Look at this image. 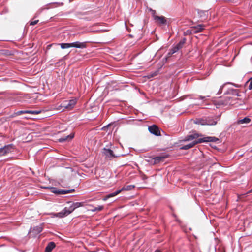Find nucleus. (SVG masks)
<instances>
[{"label": "nucleus", "mask_w": 252, "mask_h": 252, "mask_svg": "<svg viewBox=\"0 0 252 252\" xmlns=\"http://www.w3.org/2000/svg\"><path fill=\"white\" fill-rule=\"evenodd\" d=\"M71 44L70 43H61V47L62 49H65L71 47Z\"/></svg>", "instance_id": "nucleus-26"}, {"label": "nucleus", "mask_w": 252, "mask_h": 252, "mask_svg": "<svg viewBox=\"0 0 252 252\" xmlns=\"http://www.w3.org/2000/svg\"><path fill=\"white\" fill-rule=\"evenodd\" d=\"M43 230V228L41 225L39 226H37L36 227H33V228H31L29 231V233L32 237H35L38 234H39Z\"/></svg>", "instance_id": "nucleus-7"}, {"label": "nucleus", "mask_w": 252, "mask_h": 252, "mask_svg": "<svg viewBox=\"0 0 252 252\" xmlns=\"http://www.w3.org/2000/svg\"><path fill=\"white\" fill-rule=\"evenodd\" d=\"M220 103L222 105H233L232 98L230 97H226L224 100H220Z\"/></svg>", "instance_id": "nucleus-17"}, {"label": "nucleus", "mask_w": 252, "mask_h": 252, "mask_svg": "<svg viewBox=\"0 0 252 252\" xmlns=\"http://www.w3.org/2000/svg\"><path fill=\"white\" fill-rule=\"evenodd\" d=\"M55 244L53 242H50L45 248V252H51L52 250L55 247Z\"/></svg>", "instance_id": "nucleus-19"}, {"label": "nucleus", "mask_w": 252, "mask_h": 252, "mask_svg": "<svg viewBox=\"0 0 252 252\" xmlns=\"http://www.w3.org/2000/svg\"><path fill=\"white\" fill-rule=\"evenodd\" d=\"M251 192H252V189H251L250 191H249L247 193L248 194V193H250Z\"/></svg>", "instance_id": "nucleus-36"}, {"label": "nucleus", "mask_w": 252, "mask_h": 252, "mask_svg": "<svg viewBox=\"0 0 252 252\" xmlns=\"http://www.w3.org/2000/svg\"><path fill=\"white\" fill-rule=\"evenodd\" d=\"M38 21H39L38 20H35L33 21H32V22H31L30 24V25H35V24H36L38 23Z\"/></svg>", "instance_id": "nucleus-33"}, {"label": "nucleus", "mask_w": 252, "mask_h": 252, "mask_svg": "<svg viewBox=\"0 0 252 252\" xmlns=\"http://www.w3.org/2000/svg\"><path fill=\"white\" fill-rule=\"evenodd\" d=\"M75 209L71 204L69 207H66L61 212L56 213L55 216L57 217L63 218L70 214Z\"/></svg>", "instance_id": "nucleus-4"}, {"label": "nucleus", "mask_w": 252, "mask_h": 252, "mask_svg": "<svg viewBox=\"0 0 252 252\" xmlns=\"http://www.w3.org/2000/svg\"><path fill=\"white\" fill-rule=\"evenodd\" d=\"M148 130L151 133L157 136L160 135L159 129L158 127L155 125L149 126Z\"/></svg>", "instance_id": "nucleus-9"}, {"label": "nucleus", "mask_w": 252, "mask_h": 252, "mask_svg": "<svg viewBox=\"0 0 252 252\" xmlns=\"http://www.w3.org/2000/svg\"><path fill=\"white\" fill-rule=\"evenodd\" d=\"M135 187V186L132 185H126L124 186L120 190H121V192L123 190H132Z\"/></svg>", "instance_id": "nucleus-23"}, {"label": "nucleus", "mask_w": 252, "mask_h": 252, "mask_svg": "<svg viewBox=\"0 0 252 252\" xmlns=\"http://www.w3.org/2000/svg\"><path fill=\"white\" fill-rule=\"evenodd\" d=\"M209 97V96H199V97L197 98V99H199L200 100H204L205 99L206 97Z\"/></svg>", "instance_id": "nucleus-34"}, {"label": "nucleus", "mask_w": 252, "mask_h": 252, "mask_svg": "<svg viewBox=\"0 0 252 252\" xmlns=\"http://www.w3.org/2000/svg\"><path fill=\"white\" fill-rule=\"evenodd\" d=\"M235 86H236V87H238V85H235Z\"/></svg>", "instance_id": "nucleus-38"}, {"label": "nucleus", "mask_w": 252, "mask_h": 252, "mask_svg": "<svg viewBox=\"0 0 252 252\" xmlns=\"http://www.w3.org/2000/svg\"><path fill=\"white\" fill-rule=\"evenodd\" d=\"M157 252H159V251H158Z\"/></svg>", "instance_id": "nucleus-39"}, {"label": "nucleus", "mask_w": 252, "mask_h": 252, "mask_svg": "<svg viewBox=\"0 0 252 252\" xmlns=\"http://www.w3.org/2000/svg\"><path fill=\"white\" fill-rule=\"evenodd\" d=\"M230 84V83H226L224 84L223 85H222L219 91L218 94H221L223 90H225L224 94H230L234 95H237L238 96H240V94H239V90L237 89H234L232 88H229L227 87V85Z\"/></svg>", "instance_id": "nucleus-2"}, {"label": "nucleus", "mask_w": 252, "mask_h": 252, "mask_svg": "<svg viewBox=\"0 0 252 252\" xmlns=\"http://www.w3.org/2000/svg\"><path fill=\"white\" fill-rule=\"evenodd\" d=\"M198 14L201 20L204 21L207 19L209 12L208 10H198Z\"/></svg>", "instance_id": "nucleus-11"}, {"label": "nucleus", "mask_w": 252, "mask_h": 252, "mask_svg": "<svg viewBox=\"0 0 252 252\" xmlns=\"http://www.w3.org/2000/svg\"><path fill=\"white\" fill-rule=\"evenodd\" d=\"M46 189H49L52 192L57 194H65L67 193H69L72 192L74 191V189H57L55 187H45Z\"/></svg>", "instance_id": "nucleus-6"}, {"label": "nucleus", "mask_w": 252, "mask_h": 252, "mask_svg": "<svg viewBox=\"0 0 252 252\" xmlns=\"http://www.w3.org/2000/svg\"><path fill=\"white\" fill-rule=\"evenodd\" d=\"M121 192V190H118L114 192H112V193H109L108 194V195H107L104 198H103V200H107L108 198H110L111 197H114L116 195H118V194H119Z\"/></svg>", "instance_id": "nucleus-21"}, {"label": "nucleus", "mask_w": 252, "mask_h": 252, "mask_svg": "<svg viewBox=\"0 0 252 252\" xmlns=\"http://www.w3.org/2000/svg\"><path fill=\"white\" fill-rule=\"evenodd\" d=\"M219 140L218 138L215 137H207L203 138H199L198 139V142L200 143L202 142H216Z\"/></svg>", "instance_id": "nucleus-12"}, {"label": "nucleus", "mask_w": 252, "mask_h": 252, "mask_svg": "<svg viewBox=\"0 0 252 252\" xmlns=\"http://www.w3.org/2000/svg\"><path fill=\"white\" fill-rule=\"evenodd\" d=\"M72 205L75 209L77 208H78V207L82 206V203H80V202L73 203L72 204Z\"/></svg>", "instance_id": "nucleus-28"}, {"label": "nucleus", "mask_w": 252, "mask_h": 252, "mask_svg": "<svg viewBox=\"0 0 252 252\" xmlns=\"http://www.w3.org/2000/svg\"><path fill=\"white\" fill-rule=\"evenodd\" d=\"M74 137L73 134H70L67 136H63L62 137L59 139L60 142H64L65 141H69Z\"/></svg>", "instance_id": "nucleus-15"}, {"label": "nucleus", "mask_w": 252, "mask_h": 252, "mask_svg": "<svg viewBox=\"0 0 252 252\" xmlns=\"http://www.w3.org/2000/svg\"><path fill=\"white\" fill-rule=\"evenodd\" d=\"M103 209V206H98L97 207H94L90 210L92 212L100 211Z\"/></svg>", "instance_id": "nucleus-25"}, {"label": "nucleus", "mask_w": 252, "mask_h": 252, "mask_svg": "<svg viewBox=\"0 0 252 252\" xmlns=\"http://www.w3.org/2000/svg\"><path fill=\"white\" fill-rule=\"evenodd\" d=\"M154 19L158 22L160 24H165L166 23V20L164 16H155Z\"/></svg>", "instance_id": "nucleus-18"}, {"label": "nucleus", "mask_w": 252, "mask_h": 252, "mask_svg": "<svg viewBox=\"0 0 252 252\" xmlns=\"http://www.w3.org/2000/svg\"><path fill=\"white\" fill-rule=\"evenodd\" d=\"M162 158H163L161 157H156L154 158V159L155 160V161L159 162L162 159Z\"/></svg>", "instance_id": "nucleus-32"}, {"label": "nucleus", "mask_w": 252, "mask_h": 252, "mask_svg": "<svg viewBox=\"0 0 252 252\" xmlns=\"http://www.w3.org/2000/svg\"><path fill=\"white\" fill-rule=\"evenodd\" d=\"M152 12L153 14H154L156 12L155 10H152Z\"/></svg>", "instance_id": "nucleus-37"}, {"label": "nucleus", "mask_w": 252, "mask_h": 252, "mask_svg": "<svg viewBox=\"0 0 252 252\" xmlns=\"http://www.w3.org/2000/svg\"><path fill=\"white\" fill-rule=\"evenodd\" d=\"M174 53H172V50L171 49L169 52H168V57H170L171 56V55H172Z\"/></svg>", "instance_id": "nucleus-35"}, {"label": "nucleus", "mask_w": 252, "mask_h": 252, "mask_svg": "<svg viewBox=\"0 0 252 252\" xmlns=\"http://www.w3.org/2000/svg\"><path fill=\"white\" fill-rule=\"evenodd\" d=\"M199 136V134H198L197 133H195L192 134H190V135H187L185 137V138L184 139V140L183 141H191V140H192L194 139L198 138Z\"/></svg>", "instance_id": "nucleus-16"}, {"label": "nucleus", "mask_w": 252, "mask_h": 252, "mask_svg": "<svg viewBox=\"0 0 252 252\" xmlns=\"http://www.w3.org/2000/svg\"><path fill=\"white\" fill-rule=\"evenodd\" d=\"M53 5H57L58 6H62L63 5V3L62 2H53V3H48V4H47L45 8H44V9H50V8H53L54 7L52 6ZM42 9H43V8H42Z\"/></svg>", "instance_id": "nucleus-22"}, {"label": "nucleus", "mask_w": 252, "mask_h": 252, "mask_svg": "<svg viewBox=\"0 0 252 252\" xmlns=\"http://www.w3.org/2000/svg\"><path fill=\"white\" fill-rule=\"evenodd\" d=\"M14 147L13 144H8L0 148V157L6 156L13 151Z\"/></svg>", "instance_id": "nucleus-5"}, {"label": "nucleus", "mask_w": 252, "mask_h": 252, "mask_svg": "<svg viewBox=\"0 0 252 252\" xmlns=\"http://www.w3.org/2000/svg\"><path fill=\"white\" fill-rule=\"evenodd\" d=\"M103 153L106 158H112L116 157L113 151L109 148H104L103 149Z\"/></svg>", "instance_id": "nucleus-10"}, {"label": "nucleus", "mask_w": 252, "mask_h": 252, "mask_svg": "<svg viewBox=\"0 0 252 252\" xmlns=\"http://www.w3.org/2000/svg\"><path fill=\"white\" fill-rule=\"evenodd\" d=\"M204 25H198L196 26L192 27L190 30H187V32L190 34L198 33L202 32L204 29Z\"/></svg>", "instance_id": "nucleus-8"}, {"label": "nucleus", "mask_w": 252, "mask_h": 252, "mask_svg": "<svg viewBox=\"0 0 252 252\" xmlns=\"http://www.w3.org/2000/svg\"><path fill=\"white\" fill-rule=\"evenodd\" d=\"M220 118V116L214 115L196 119L194 123L201 125L213 126L217 124Z\"/></svg>", "instance_id": "nucleus-1"}, {"label": "nucleus", "mask_w": 252, "mask_h": 252, "mask_svg": "<svg viewBox=\"0 0 252 252\" xmlns=\"http://www.w3.org/2000/svg\"><path fill=\"white\" fill-rule=\"evenodd\" d=\"M76 100L71 99L69 100H65L57 108L58 110H61L62 108L64 109H71L76 104Z\"/></svg>", "instance_id": "nucleus-3"}, {"label": "nucleus", "mask_w": 252, "mask_h": 252, "mask_svg": "<svg viewBox=\"0 0 252 252\" xmlns=\"http://www.w3.org/2000/svg\"><path fill=\"white\" fill-rule=\"evenodd\" d=\"M71 47H74L77 48H85L86 47V42H80L79 41H76L75 42L71 43Z\"/></svg>", "instance_id": "nucleus-13"}, {"label": "nucleus", "mask_w": 252, "mask_h": 252, "mask_svg": "<svg viewBox=\"0 0 252 252\" xmlns=\"http://www.w3.org/2000/svg\"><path fill=\"white\" fill-rule=\"evenodd\" d=\"M249 86H248V89L249 90H251V89H252V78H251L249 80Z\"/></svg>", "instance_id": "nucleus-30"}, {"label": "nucleus", "mask_w": 252, "mask_h": 252, "mask_svg": "<svg viewBox=\"0 0 252 252\" xmlns=\"http://www.w3.org/2000/svg\"><path fill=\"white\" fill-rule=\"evenodd\" d=\"M198 143H200L199 142H198V139H197V140L192 141V142H191L187 145L183 146L182 147H181L180 148V149L182 150H188V149H189L193 147L195 145H196V144H198Z\"/></svg>", "instance_id": "nucleus-14"}, {"label": "nucleus", "mask_w": 252, "mask_h": 252, "mask_svg": "<svg viewBox=\"0 0 252 252\" xmlns=\"http://www.w3.org/2000/svg\"><path fill=\"white\" fill-rule=\"evenodd\" d=\"M29 112H30V110H25V111L21 110V111H18L16 112L15 114L16 115L18 116V115H20L23 114L29 113Z\"/></svg>", "instance_id": "nucleus-27"}, {"label": "nucleus", "mask_w": 252, "mask_h": 252, "mask_svg": "<svg viewBox=\"0 0 252 252\" xmlns=\"http://www.w3.org/2000/svg\"><path fill=\"white\" fill-rule=\"evenodd\" d=\"M251 122V119L248 117H245L244 119L238 120L237 124L238 125L248 124Z\"/></svg>", "instance_id": "nucleus-20"}, {"label": "nucleus", "mask_w": 252, "mask_h": 252, "mask_svg": "<svg viewBox=\"0 0 252 252\" xmlns=\"http://www.w3.org/2000/svg\"><path fill=\"white\" fill-rule=\"evenodd\" d=\"M171 50L172 51V53H175L177 52L178 50H179V49L178 48V47H177L176 46L173 47L171 49Z\"/></svg>", "instance_id": "nucleus-29"}, {"label": "nucleus", "mask_w": 252, "mask_h": 252, "mask_svg": "<svg viewBox=\"0 0 252 252\" xmlns=\"http://www.w3.org/2000/svg\"><path fill=\"white\" fill-rule=\"evenodd\" d=\"M40 113V111H30V112H29V114H38Z\"/></svg>", "instance_id": "nucleus-31"}, {"label": "nucleus", "mask_w": 252, "mask_h": 252, "mask_svg": "<svg viewBox=\"0 0 252 252\" xmlns=\"http://www.w3.org/2000/svg\"><path fill=\"white\" fill-rule=\"evenodd\" d=\"M186 38H183L176 45V46L180 50L182 48L184 45L186 43Z\"/></svg>", "instance_id": "nucleus-24"}]
</instances>
